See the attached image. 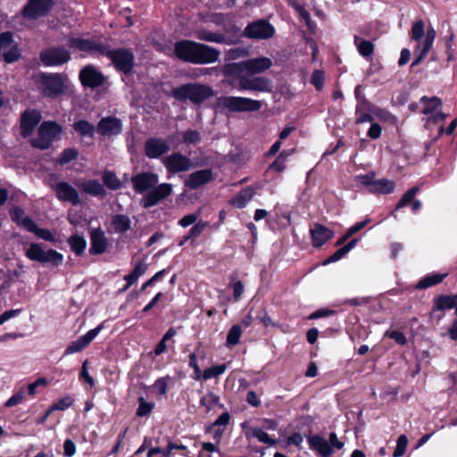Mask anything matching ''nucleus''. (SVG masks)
Instances as JSON below:
<instances>
[{"instance_id":"1","label":"nucleus","mask_w":457,"mask_h":457,"mask_svg":"<svg viewBox=\"0 0 457 457\" xmlns=\"http://www.w3.org/2000/svg\"><path fill=\"white\" fill-rule=\"evenodd\" d=\"M174 54L185 62L209 64L219 60L220 52L208 45L183 39L175 43Z\"/></svg>"},{"instance_id":"2","label":"nucleus","mask_w":457,"mask_h":457,"mask_svg":"<svg viewBox=\"0 0 457 457\" xmlns=\"http://www.w3.org/2000/svg\"><path fill=\"white\" fill-rule=\"evenodd\" d=\"M213 95L214 91L210 86L201 83H187L173 87L170 92V96L176 100L189 101L194 104H201Z\"/></svg>"},{"instance_id":"3","label":"nucleus","mask_w":457,"mask_h":457,"mask_svg":"<svg viewBox=\"0 0 457 457\" xmlns=\"http://www.w3.org/2000/svg\"><path fill=\"white\" fill-rule=\"evenodd\" d=\"M67 83L68 77L63 73L41 72L38 76V91L44 97L57 99L65 94Z\"/></svg>"},{"instance_id":"4","label":"nucleus","mask_w":457,"mask_h":457,"mask_svg":"<svg viewBox=\"0 0 457 457\" xmlns=\"http://www.w3.org/2000/svg\"><path fill=\"white\" fill-rule=\"evenodd\" d=\"M62 128L55 121H43L37 130V137L30 139V145L34 148L46 150L53 142L60 137Z\"/></svg>"},{"instance_id":"5","label":"nucleus","mask_w":457,"mask_h":457,"mask_svg":"<svg viewBox=\"0 0 457 457\" xmlns=\"http://www.w3.org/2000/svg\"><path fill=\"white\" fill-rule=\"evenodd\" d=\"M218 106L232 112H256L262 108V102L242 96H220Z\"/></svg>"},{"instance_id":"6","label":"nucleus","mask_w":457,"mask_h":457,"mask_svg":"<svg viewBox=\"0 0 457 457\" xmlns=\"http://www.w3.org/2000/svg\"><path fill=\"white\" fill-rule=\"evenodd\" d=\"M28 259L40 263H50L59 266L63 261V255L54 250L48 249L44 244L31 243L25 252Z\"/></svg>"},{"instance_id":"7","label":"nucleus","mask_w":457,"mask_h":457,"mask_svg":"<svg viewBox=\"0 0 457 457\" xmlns=\"http://www.w3.org/2000/svg\"><path fill=\"white\" fill-rule=\"evenodd\" d=\"M104 56L108 57L116 70L129 74L134 67V54L126 48H118L114 50H108L105 48Z\"/></svg>"},{"instance_id":"8","label":"nucleus","mask_w":457,"mask_h":457,"mask_svg":"<svg viewBox=\"0 0 457 457\" xmlns=\"http://www.w3.org/2000/svg\"><path fill=\"white\" fill-rule=\"evenodd\" d=\"M357 180L372 194H391L395 190V182L387 179H376L373 172L357 177Z\"/></svg>"},{"instance_id":"9","label":"nucleus","mask_w":457,"mask_h":457,"mask_svg":"<svg viewBox=\"0 0 457 457\" xmlns=\"http://www.w3.org/2000/svg\"><path fill=\"white\" fill-rule=\"evenodd\" d=\"M41 62L46 67L62 66L71 60V53L62 46H53L40 52Z\"/></svg>"},{"instance_id":"10","label":"nucleus","mask_w":457,"mask_h":457,"mask_svg":"<svg viewBox=\"0 0 457 457\" xmlns=\"http://www.w3.org/2000/svg\"><path fill=\"white\" fill-rule=\"evenodd\" d=\"M238 89L241 91L270 93L273 86L270 79L266 77L239 76Z\"/></svg>"},{"instance_id":"11","label":"nucleus","mask_w":457,"mask_h":457,"mask_svg":"<svg viewBox=\"0 0 457 457\" xmlns=\"http://www.w3.org/2000/svg\"><path fill=\"white\" fill-rule=\"evenodd\" d=\"M172 194V185L162 183L154 187L148 193L145 194L140 200V204L144 208H151L158 204L161 201L166 199Z\"/></svg>"},{"instance_id":"12","label":"nucleus","mask_w":457,"mask_h":457,"mask_svg":"<svg viewBox=\"0 0 457 457\" xmlns=\"http://www.w3.org/2000/svg\"><path fill=\"white\" fill-rule=\"evenodd\" d=\"M274 33V27L263 19L249 23L244 29V36L253 39H269Z\"/></svg>"},{"instance_id":"13","label":"nucleus","mask_w":457,"mask_h":457,"mask_svg":"<svg viewBox=\"0 0 457 457\" xmlns=\"http://www.w3.org/2000/svg\"><path fill=\"white\" fill-rule=\"evenodd\" d=\"M54 0H29L21 13L28 20H37L46 16L54 7Z\"/></svg>"},{"instance_id":"14","label":"nucleus","mask_w":457,"mask_h":457,"mask_svg":"<svg viewBox=\"0 0 457 457\" xmlns=\"http://www.w3.org/2000/svg\"><path fill=\"white\" fill-rule=\"evenodd\" d=\"M79 79L83 87L92 89L104 86L106 80L104 75L92 64L80 70Z\"/></svg>"},{"instance_id":"15","label":"nucleus","mask_w":457,"mask_h":457,"mask_svg":"<svg viewBox=\"0 0 457 457\" xmlns=\"http://www.w3.org/2000/svg\"><path fill=\"white\" fill-rule=\"evenodd\" d=\"M20 53L12 39L11 32H3L0 34V58L7 63H12L18 60Z\"/></svg>"},{"instance_id":"16","label":"nucleus","mask_w":457,"mask_h":457,"mask_svg":"<svg viewBox=\"0 0 457 457\" xmlns=\"http://www.w3.org/2000/svg\"><path fill=\"white\" fill-rule=\"evenodd\" d=\"M159 182V176L150 171L140 172L131 178V183L137 193L149 192Z\"/></svg>"},{"instance_id":"17","label":"nucleus","mask_w":457,"mask_h":457,"mask_svg":"<svg viewBox=\"0 0 457 457\" xmlns=\"http://www.w3.org/2000/svg\"><path fill=\"white\" fill-rule=\"evenodd\" d=\"M162 163L171 174L187 171L192 166L191 160L181 153H173L166 156L162 159Z\"/></svg>"},{"instance_id":"18","label":"nucleus","mask_w":457,"mask_h":457,"mask_svg":"<svg viewBox=\"0 0 457 457\" xmlns=\"http://www.w3.org/2000/svg\"><path fill=\"white\" fill-rule=\"evenodd\" d=\"M42 119L41 112L36 109H27L21 117V135L28 137L32 135L34 129Z\"/></svg>"},{"instance_id":"19","label":"nucleus","mask_w":457,"mask_h":457,"mask_svg":"<svg viewBox=\"0 0 457 457\" xmlns=\"http://www.w3.org/2000/svg\"><path fill=\"white\" fill-rule=\"evenodd\" d=\"M170 149V143L160 137H150L145 142V154L149 159H158Z\"/></svg>"},{"instance_id":"20","label":"nucleus","mask_w":457,"mask_h":457,"mask_svg":"<svg viewBox=\"0 0 457 457\" xmlns=\"http://www.w3.org/2000/svg\"><path fill=\"white\" fill-rule=\"evenodd\" d=\"M96 130L104 137H111L118 136L122 131V122L116 117H104L99 120Z\"/></svg>"},{"instance_id":"21","label":"nucleus","mask_w":457,"mask_h":457,"mask_svg":"<svg viewBox=\"0 0 457 457\" xmlns=\"http://www.w3.org/2000/svg\"><path fill=\"white\" fill-rule=\"evenodd\" d=\"M103 328L104 322L99 324L96 328L90 329L88 332H87V334L80 337L79 339L72 341L65 349L64 354L69 355L80 352L95 339V337L100 333V331Z\"/></svg>"},{"instance_id":"22","label":"nucleus","mask_w":457,"mask_h":457,"mask_svg":"<svg viewBox=\"0 0 457 457\" xmlns=\"http://www.w3.org/2000/svg\"><path fill=\"white\" fill-rule=\"evenodd\" d=\"M68 46L71 48H75L81 52H85L91 54L94 53H98L100 55H104L106 48L105 46H104L101 43L79 37L70 38L68 41Z\"/></svg>"},{"instance_id":"23","label":"nucleus","mask_w":457,"mask_h":457,"mask_svg":"<svg viewBox=\"0 0 457 457\" xmlns=\"http://www.w3.org/2000/svg\"><path fill=\"white\" fill-rule=\"evenodd\" d=\"M54 190L60 201L71 203L74 206L80 204L78 191L69 183L59 182L54 186Z\"/></svg>"},{"instance_id":"24","label":"nucleus","mask_w":457,"mask_h":457,"mask_svg":"<svg viewBox=\"0 0 457 457\" xmlns=\"http://www.w3.org/2000/svg\"><path fill=\"white\" fill-rule=\"evenodd\" d=\"M310 233L312 237V245L314 248L322 246L335 235L333 230L320 223H314L310 229Z\"/></svg>"},{"instance_id":"25","label":"nucleus","mask_w":457,"mask_h":457,"mask_svg":"<svg viewBox=\"0 0 457 457\" xmlns=\"http://www.w3.org/2000/svg\"><path fill=\"white\" fill-rule=\"evenodd\" d=\"M108 247V239L104 232L100 228H95L90 233V254H102Z\"/></svg>"},{"instance_id":"26","label":"nucleus","mask_w":457,"mask_h":457,"mask_svg":"<svg viewBox=\"0 0 457 457\" xmlns=\"http://www.w3.org/2000/svg\"><path fill=\"white\" fill-rule=\"evenodd\" d=\"M212 179V172L211 170H200L191 173L185 180V187L195 190L201 186L208 183Z\"/></svg>"},{"instance_id":"27","label":"nucleus","mask_w":457,"mask_h":457,"mask_svg":"<svg viewBox=\"0 0 457 457\" xmlns=\"http://www.w3.org/2000/svg\"><path fill=\"white\" fill-rule=\"evenodd\" d=\"M271 66L272 61L268 57H258L243 61V68L251 75L263 72Z\"/></svg>"},{"instance_id":"28","label":"nucleus","mask_w":457,"mask_h":457,"mask_svg":"<svg viewBox=\"0 0 457 457\" xmlns=\"http://www.w3.org/2000/svg\"><path fill=\"white\" fill-rule=\"evenodd\" d=\"M308 442L310 447L317 451L322 457H329L332 454V448L324 437L312 436L308 438Z\"/></svg>"},{"instance_id":"29","label":"nucleus","mask_w":457,"mask_h":457,"mask_svg":"<svg viewBox=\"0 0 457 457\" xmlns=\"http://www.w3.org/2000/svg\"><path fill=\"white\" fill-rule=\"evenodd\" d=\"M446 277L447 273L428 274L419 280V282L415 286V288L419 290H423L436 286L440 284Z\"/></svg>"},{"instance_id":"30","label":"nucleus","mask_w":457,"mask_h":457,"mask_svg":"<svg viewBox=\"0 0 457 457\" xmlns=\"http://www.w3.org/2000/svg\"><path fill=\"white\" fill-rule=\"evenodd\" d=\"M24 223L25 228L29 232L34 233L38 238L47 242L55 241L54 236L49 229L38 228L33 220H26Z\"/></svg>"},{"instance_id":"31","label":"nucleus","mask_w":457,"mask_h":457,"mask_svg":"<svg viewBox=\"0 0 457 457\" xmlns=\"http://www.w3.org/2000/svg\"><path fill=\"white\" fill-rule=\"evenodd\" d=\"M457 295H439L435 299V306L433 311H446L456 308Z\"/></svg>"},{"instance_id":"32","label":"nucleus","mask_w":457,"mask_h":457,"mask_svg":"<svg viewBox=\"0 0 457 457\" xmlns=\"http://www.w3.org/2000/svg\"><path fill=\"white\" fill-rule=\"evenodd\" d=\"M80 188L87 194L94 196H104L105 189L104 186L96 179H89L81 182Z\"/></svg>"},{"instance_id":"33","label":"nucleus","mask_w":457,"mask_h":457,"mask_svg":"<svg viewBox=\"0 0 457 457\" xmlns=\"http://www.w3.org/2000/svg\"><path fill=\"white\" fill-rule=\"evenodd\" d=\"M111 225L116 233H125L130 229L131 220L125 214H116L112 217Z\"/></svg>"},{"instance_id":"34","label":"nucleus","mask_w":457,"mask_h":457,"mask_svg":"<svg viewBox=\"0 0 457 457\" xmlns=\"http://www.w3.org/2000/svg\"><path fill=\"white\" fill-rule=\"evenodd\" d=\"M254 192L251 187H246L241 192H239L237 195H235L231 200L230 204L237 208H244L246 206L248 202L253 196Z\"/></svg>"},{"instance_id":"35","label":"nucleus","mask_w":457,"mask_h":457,"mask_svg":"<svg viewBox=\"0 0 457 457\" xmlns=\"http://www.w3.org/2000/svg\"><path fill=\"white\" fill-rule=\"evenodd\" d=\"M196 37L199 40L221 44L226 40V37L223 33L212 32L208 29H199L196 32Z\"/></svg>"},{"instance_id":"36","label":"nucleus","mask_w":457,"mask_h":457,"mask_svg":"<svg viewBox=\"0 0 457 457\" xmlns=\"http://www.w3.org/2000/svg\"><path fill=\"white\" fill-rule=\"evenodd\" d=\"M432 45L433 42L426 38H424L423 41L419 42L415 51V58L411 66H416L421 62V61L428 55Z\"/></svg>"},{"instance_id":"37","label":"nucleus","mask_w":457,"mask_h":457,"mask_svg":"<svg viewBox=\"0 0 457 457\" xmlns=\"http://www.w3.org/2000/svg\"><path fill=\"white\" fill-rule=\"evenodd\" d=\"M420 102L423 104L421 112L426 115H431L441 105V100L436 96H422Z\"/></svg>"},{"instance_id":"38","label":"nucleus","mask_w":457,"mask_h":457,"mask_svg":"<svg viewBox=\"0 0 457 457\" xmlns=\"http://www.w3.org/2000/svg\"><path fill=\"white\" fill-rule=\"evenodd\" d=\"M72 128L81 137H93L96 131L95 126L87 120H84L75 121L72 125Z\"/></svg>"},{"instance_id":"39","label":"nucleus","mask_w":457,"mask_h":457,"mask_svg":"<svg viewBox=\"0 0 457 457\" xmlns=\"http://www.w3.org/2000/svg\"><path fill=\"white\" fill-rule=\"evenodd\" d=\"M68 244L71 247V250L76 255H81L87 246L86 239L82 236L72 235L68 238Z\"/></svg>"},{"instance_id":"40","label":"nucleus","mask_w":457,"mask_h":457,"mask_svg":"<svg viewBox=\"0 0 457 457\" xmlns=\"http://www.w3.org/2000/svg\"><path fill=\"white\" fill-rule=\"evenodd\" d=\"M354 45L358 53L363 57L370 56L374 52V45L370 41L354 36Z\"/></svg>"},{"instance_id":"41","label":"nucleus","mask_w":457,"mask_h":457,"mask_svg":"<svg viewBox=\"0 0 457 457\" xmlns=\"http://www.w3.org/2000/svg\"><path fill=\"white\" fill-rule=\"evenodd\" d=\"M102 178L104 186L109 189L116 190L121 187V183L114 172L105 170L104 171Z\"/></svg>"},{"instance_id":"42","label":"nucleus","mask_w":457,"mask_h":457,"mask_svg":"<svg viewBox=\"0 0 457 457\" xmlns=\"http://www.w3.org/2000/svg\"><path fill=\"white\" fill-rule=\"evenodd\" d=\"M177 335V331L174 328H170L166 333L163 335L161 341L157 344V345L154 348V354L155 355H161L167 349L166 342L170 339H171L173 337Z\"/></svg>"},{"instance_id":"43","label":"nucleus","mask_w":457,"mask_h":457,"mask_svg":"<svg viewBox=\"0 0 457 457\" xmlns=\"http://www.w3.org/2000/svg\"><path fill=\"white\" fill-rule=\"evenodd\" d=\"M251 436L256 438L259 442L270 446L276 445V440L271 438L268 433L260 428H251Z\"/></svg>"},{"instance_id":"44","label":"nucleus","mask_w":457,"mask_h":457,"mask_svg":"<svg viewBox=\"0 0 457 457\" xmlns=\"http://www.w3.org/2000/svg\"><path fill=\"white\" fill-rule=\"evenodd\" d=\"M243 71H245V68H243L242 61L224 65L222 72L226 77H237V79L238 80V77L241 76L240 72Z\"/></svg>"},{"instance_id":"45","label":"nucleus","mask_w":457,"mask_h":457,"mask_svg":"<svg viewBox=\"0 0 457 457\" xmlns=\"http://www.w3.org/2000/svg\"><path fill=\"white\" fill-rule=\"evenodd\" d=\"M200 403L207 410H211L216 405L222 407V405L220 404V396L212 391L208 392L204 396L201 398Z\"/></svg>"},{"instance_id":"46","label":"nucleus","mask_w":457,"mask_h":457,"mask_svg":"<svg viewBox=\"0 0 457 457\" xmlns=\"http://www.w3.org/2000/svg\"><path fill=\"white\" fill-rule=\"evenodd\" d=\"M10 216L12 221L16 222L19 226H21L25 228V220H32L31 218L25 216L24 211L19 207L14 206L10 211Z\"/></svg>"},{"instance_id":"47","label":"nucleus","mask_w":457,"mask_h":457,"mask_svg":"<svg viewBox=\"0 0 457 457\" xmlns=\"http://www.w3.org/2000/svg\"><path fill=\"white\" fill-rule=\"evenodd\" d=\"M79 151L75 148H65L59 155L57 162L61 165L69 163L70 162L77 159Z\"/></svg>"},{"instance_id":"48","label":"nucleus","mask_w":457,"mask_h":457,"mask_svg":"<svg viewBox=\"0 0 457 457\" xmlns=\"http://www.w3.org/2000/svg\"><path fill=\"white\" fill-rule=\"evenodd\" d=\"M242 329L241 326L238 324H236L232 326V328L229 329L228 335H227V345L228 346H233L239 343V339L241 337Z\"/></svg>"},{"instance_id":"49","label":"nucleus","mask_w":457,"mask_h":457,"mask_svg":"<svg viewBox=\"0 0 457 457\" xmlns=\"http://www.w3.org/2000/svg\"><path fill=\"white\" fill-rule=\"evenodd\" d=\"M226 370H227L226 364L215 365V366L210 367L208 369H205L202 375V378L204 380H208L212 378H217L220 375L223 374L226 371Z\"/></svg>"},{"instance_id":"50","label":"nucleus","mask_w":457,"mask_h":457,"mask_svg":"<svg viewBox=\"0 0 457 457\" xmlns=\"http://www.w3.org/2000/svg\"><path fill=\"white\" fill-rule=\"evenodd\" d=\"M419 190V187H413L410 188L407 192H405L404 195L397 203L396 209L403 208L406 205H408L411 202H412Z\"/></svg>"},{"instance_id":"51","label":"nucleus","mask_w":457,"mask_h":457,"mask_svg":"<svg viewBox=\"0 0 457 457\" xmlns=\"http://www.w3.org/2000/svg\"><path fill=\"white\" fill-rule=\"evenodd\" d=\"M154 407V403L146 402L143 397L138 399V408L137 415L138 417L147 416L151 413Z\"/></svg>"},{"instance_id":"52","label":"nucleus","mask_w":457,"mask_h":457,"mask_svg":"<svg viewBox=\"0 0 457 457\" xmlns=\"http://www.w3.org/2000/svg\"><path fill=\"white\" fill-rule=\"evenodd\" d=\"M74 403L71 396L66 395L56 401L51 407L52 411H65L70 408Z\"/></svg>"},{"instance_id":"53","label":"nucleus","mask_w":457,"mask_h":457,"mask_svg":"<svg viewBox=\"0 0 457 457\" xmlns=\"http://www.w3.org/2000/svg\"><path fill=\"white\" fill-rule=\"evenodd\" d=\"M183 142L187 145H195L201 140V134L197 130L188 129L183 133Z\"/></svg>"},{"instance_id":"54","label":"nucleus","mask_w":457,"mask_h":457,"mask_svg":"<svg viewBox=\"0 0 457 457\" xmlns=\"http://www.w3.org/2000/svg\"><path fill=\"white\" fill-rule=\"evenodd\" d=\"M408 445V438L405 435H401L397 438L396 447L393 453V457H401L404 454Z\"/></svg>"},{"instance_id":"55","label":"nucleus","mask_w":457,"mask_h":457,"mask_svg":"<svg viewBox=\"0 0 457 457\" xmlns=\"http://www.w3.org/2000/svg\"><path fill=\"white\" fill-rule=\"evenodd\" d=\"M325 75L320 70H315L311 76V83L315 87L317 90H321L324 86Z\"/></svg>"},{"instance_id":"56","label":"nucleus","mask_w":457,"mask_h":457,"mask_svg":"<svg viewBox=\"0 0 457 457\" xmlns=\"http://www.w3.org/2000/svg\"><path fill=\"white\" fill-rule=\"evenodd\" d=\"M170 379L169 376L158 378L154 384V388L160 395H164L168 392V382Z\"/></svg>"},{"instance_id":"57","label":"nucleus","mask_w":457,"mask_h":457,"mask_svg":"<svg viewBox=\"0 0 457 457\" xmlns=\"http://www.w3.org/2000/svg\"><path fill=\"white\" fill-rule=\"evenodd\" d=\"M425 24L422 21H416L411 28V38L420 41L424 36Z\"/></svg>"},{"instance_id":"58","label":"nucleus","mask_w":457,"mask_h":457,"mask_svg":"<svg viewBox=\"0 0 457 457\" xmlns=\"http://www.w3.org/2000/svg\"><path fill=\"white\" fill-rule=\"evenodd\" d=\"M189 366L191 368H193L194 370V373H195V377L194 378L198 380L202 378V371H201V369L197 363V358H196V354L195 353H192L189 354Z\"/></svg>"},{"instance_id":"59","label":"nucleus","mask_w":457,"mask_h":457,"mask_svg":"<svg viewBox=\"0 0 457 457\" xmlns=\"http://www.w3.org/2000/svg\"><path fill=\"white\" fill-rule=\"evenodd\" d=\"M154 454H160L162 457H171L173 455V453H171L169 445H167V447L165 449H162L161 447H153L149 449L147 453V457H152Z\"/></svg>"},{"instance_id":"60","label":"nucleus","mask_w":457,"mask_h":457,"mask_svg":"<svg viewBox=\"0 0 457 457\" xmlns=\"http://www.w3.org/2000/svg\"><path fill=\"white\" fill-rule=\"evenodd\" d=\"M347 253L346 249L342 246L337 249L332 255H330L325 262L324 264H329L341 260Z\"/></svg>"},{"instance_id":"61","label":"nucleus","mask_w":457,"mask_h":457,"mask_svg":"<svg viewBox=\"0 0 457 457\" xmlns=\"http://www.w3.org/2000/svg\"><path fill=\"white\" fill-rule=\"evenodd\" d=\"M24 399V393L22 391H20L16 394H14L12 396H11L6 403H4L5 407H12L19 403H21Z\"/></svg>"},{"instance_id":"62","label":"nucleus","mask_w":457,"mask_h":457,"mask_svg":"<svg viewBox=\"0 0 457 457\" xmlns=\"http://www.w3.org/2000/svg\"><path fill=\"white\" fill-rule=\"evenodd\" d=\"M372 120L373 117L370 113L362 112L359 105L356 107V123L361 124L372 121Z\"/></svg>"},{"instance_id":"63","label":"nucleus","mask_w":457,"mask_h":457,"mask_svg":"<svg viewBox=\"0 0 457 457\" xmlns=\"http://www.w3.org/2000/svg\"><path fill=\"white\" fill-rule=\"evenodd\" d=\"M63 451L66 457H72L76 453L75 443L71 439H66L63 444Z\"/></svg>"},{"instance_id":"64","label":"nucleus","mask_w":457,"mask_h":457,"mask_svg":"<svg viewBox=\"0 0 457 457\" xmlns=\"http://www.w3.org/2000/svg\"><path fill=\"white\" fill-rule=\"evenodd\" d=\"M386 335H388L391 339H394L400 345H404L407 343L405 335L401 331L395 330Z\"/></svg>"}]
</instances>
